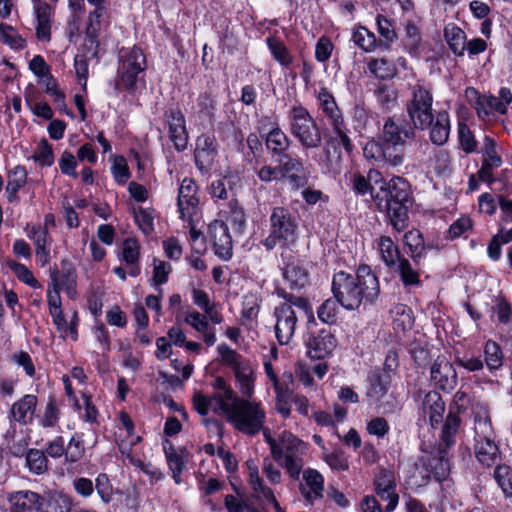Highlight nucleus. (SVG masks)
I'll use <instances>...</instances> for the list:
<instances>
[{"instance_id": "obj_1", "label": "nucleus", "mask_w": 512, "mask_h": 512, "mask_svg": "<svg viewBox=\"0 0 512 512\" xmlns=\"http://www.w3.org/2000/svg\"><path fill=\"white\" fill-rule=\"evenodd\" d=\"M332 292L340 305L353 311L372 304L380 294L379 281L368 265H360L355 275L340 271L333 276Z\"/></svg>"}, {"instance_id": "obj_2", "label": "nucleus", "mask_w": 512, "mask_h": 512, "mask_svg": "<svg viewBox=\"0 0 512 512\" xmlns=\"http://www.w3.org/2000/svg\"><path fill=\"white\" fill-rule=\"evenodd\" d=\"M221 412L237 431L250 436L263 429L266 419L265 410L259 402L243 398L224 404V410Z\"/></svg>"}, {"instance_id": "obj_3", "label": "nucleus", "mask_w": 512, "mask_h": 512, "mask_svg": "<svg viewBox=\"0 0 512 512\" xmlns=\"http://www.w3.org/2000/svg\"><path fill=\"white\" fill-rule=\"evenodd\" d=\"M269 235L261 241L267 251L273 250L276 246L289 249L298 240V224L288 209L274 207L269 217Z\"/></svg>"}, {"instance_id": "obj_4", "label": "nucleus", "mask_w": 512, "mask_h": 512, "mask_svg": "<svg viewBox=\"0 0 512 512\" xmlns=\"http://www.w3.org/2000/svg\"><path fill=\"white\" fill-rule=\"evenodd\" d=\"M306 444L291 432L283 431L277 438V446L271 453L273 459L283 468L293 480H299L304 466L303 455Z\"/></svg>"}, {"instance_id": "obj_5", "label": "nucleus", "mask_w": 512, "mask_h": 512, "mask_svg": "<svg viewBox=\"0 0 512 512\" xmlns=\"http://www.w3.org/2000/svg\"><path fill=\"white\" fill-rule=\"evenodd\" d=\"M289 131L304 149L318 148L322 143L320 129L309 111L294 105L288 112Z\"/></svg>"}, {"instance_id": "obj_6", "label": "nucleus", "mask_w": 512, "mask_h": 512, "mask_svg": "<svg viewBox=\"0 0 512 512\" xmlns=\"http://www.w3.org/2000/svg\"><path fill=\"white\" fill-rule=\"evenodd\" d=\"M217 351L220 361L234 372L240 392L244 396L250 397L254 392L255 381V372L251 362L225 343L218 345Z\"/></svg>"}, {"instance_id": "obj_7", "label": "nucleus", "mask_w": 512, "mask_h": 512, "mask_svg": "<svg viewBox=\"0 0 512 512\" xmlns=\"http://www.w3.org/2000/svg\"><path fill=\"white\" fill-rule=\"evenodd\" d=\"M433 96L427 87L417 83L410 86V98L406 103V111L414 129L425 130L432 123Z\"/></svg>"}, {"instance_id": "obj_8", "label": "nucleus", "mask_w": 512, "mask_h": 512, "mask_svg": "<svg viewBox=\"0 0 512 512\" xmlns=\"http://www.w3.org/2000/svg\"><path fill=\"white\" fill-rule=\"evenodd\" d=\"M146 69V58L142 50L137 47L123 49L120 52L118 67L119 81L116 88L122 85L128 91H134L140 80V75Z\"/></svg>"}, {"instance_id": "obj_9", "label": "nucleus", "mask_w": 512, "mask_h": 512, "mask_svg": "<svg viewBox=\"0 0 512 512\" xmlns=\"http://www.w3.org/2000/svg\"><path fill=\"white\" fill-rule=\"evenodd\" d=\"M293 305L304 307L306 300L301 297H295L294 301L282 303L274 310L275 336L280 345H288L296 331L298 318Z\"/></svg>"}, {"instance_id": "obj_10", "label": "nucleus", "mask_w": 512, "mask_h": 512, "mask_svg": "<svg viewBox=\"0 0 512 512\" xmlns=\"http://www.w3.org/2000/svg\"><path fill=\"white\" fill-rule=\"evenodd\" d=\"M198 187L194 180L184 178L181 182L177 198V206L180 216L185 221H190L196 215L199 206L197 195Z\"/></svg>"}, {"instance_id": "obj_11", "label": "nucleus", "mask_w": 512, "mask_h": 512, "mask_svg": "<svg viewBox=\"0 0 512 512\" xmlns=\"http://www.w3.org/2000/svg\"><path fill=\"white\" fill-rule=\"evenodd\" d=\"M218 156L217 143L213 135L197 137L194 150L195 164L202 173L209 172Z\"/></svg>"}, {"instance_id": "obj_12", "label": "nucleus", "mask_w": 512, "mask_h": 512, "mask_svg": "<svg viewBox=\"0 0 512 512\" xmlns=\"http://www.w3.org/2000/svg\"><path fill=\"white\" fill-rule=\"evenodd\" d=\"M215 254L224 261L232 257L233 243L228 225L223 220H214L208 227Z\"/></svg>"}, {"instance_id": "obj_13", "label": "nucleus", "mask_w": 512, "mask_h": 512, "mask_svg": "<svg viewBox=\"0 0 512 512\" xmlns=\"http://www.w3.org/2000/svg\"><path fill=\"white\" fill-rule=\"evenodd\" d=\"M430 378L435 386L450 392L457 385V373L453 365L443 356H438L430 368Z\"/></svg>"}, {"instance_id": "obj_14", "label": "nucleus", "mask_w": 512, "mask_h": 512, "mask_svg": "<svg viewBox=\"0 0 512 512\" xmlns=\"http://www.w3.org/2000/svg\"><path fill=\"white\" fill-rule=\"evenodd\" d=\"M374 486L375 492L381 500L388 501L385 511L392 512L399 501L394 475L390 471L382 469L375 477Z\"/></svg>"}, {"instance_id": "obj_15", "label": "nucleus", "mask_w": 512, "mask_h": 512, "mask_svg": "<svg viewBox=\"0 0 512 512\" xmlns=\"http://www.w3.org/2000/svg\"><path fill=\"white\" fill-rule=\"evenodd\" d=\"M382 196L376 195L375 199L382 202H409L411 196L410 184L402 177L395 176L387 183L380 186Z\"/></svg>"}, {"instance_id": "obj_16", "label": "nucleus", "mask_w": 512, "mask_h": 512, "mask_svg": "<svg viewBox=\"0 0 512 512\" xmlns=\"http://www.w3.org/2000/svg\"><path fill=\"white\" fill-rule=\"evenodd\" d=\"M415 129L408 124L397 123L394 119L388 118L383 125L379 140L386 144L406 145L407 139H413Z\"/></svg>"}, {"instance_id": "obj_17", "label": "nucleus", "mask_w": 512, "mask_h": 512, "mask_svg": "<svg viewBox=\"0 0 512 512\" xmlns=\"http://www.w3.org/2000/svg\"><path fill=\"white\" fill-rule=\"evenodd\" d=\"M303 480L304 483L300 484L299 489L307 502L314 503L323 497L324 477L318 470L313 468L304 470Z\"/></svg>"}, {"instance_id": "obj_18", "label": "nucleus", "mask_w": 512, "mask_h": 512, "mask_svg": "<svg viewBox=\"0 0 512 512\" xmlns=\"http://www.w3.org/2000/svg\"><path fill=\"white\" fill-rule=\"evenodd\" d=\"M34 14L36 17V37L41 42H49L51 40V27L54 15L53 7L43 1H35Z\"/></svg>"}, {"instance_id": "obj_19", "label": "nucleus", "mask_w": 512, "mask_h": 512, "mask_svg": "<svg viewBox=\"0 0 512 512\" xmlns=\"http://www.w3.org/2000/svg\"><path fill=\"white\" fill-rule=\"evenodd\" d=\"M337 347V340L330 331L322 329L308 342V355L312 359H324Z\"/></svg>"}, {"instance_id": "obj_20", "label": "nucleus", "mask_w": 512, "mask_h": 512, "mask_svg": "<svg viewBox=\"0 0 512 512\" xmlns=\"http://www.w3.org/2000/svg\"><path fill=\"white\" fill-rule=\"evenodd\" d=\"M27 236L35 245L36 258L40 265L45 266L50 259L51 237L46 227L40 225L27 226Z\"/></svg>"}, {"instance_id": "obj_21", "label": "nucleus", "mask_w": 512, "mask_h": 512, "mask_svg": "<svg viewBox=\"0 0 512 512\" xmlns=\"http://www.w3.org/2000/svg\"><path fill=\"white\" fill-rule=\"evenodd\" d=\"M379 208L386 211L389 223L396 232H402L408 226V202H378Z\"/></svg>"}, {"instance_id": "obj_22", "label": "nucleus", "mask_w": 512, "mask_h": 512, "mask_svg": "<svg viewBox=\"0 0 512 512\" xmlns=\"http://www.w3.org/2000/svg\"><path fill=\"white\" fill-rule=\"evenodd\" d=\"M10 512H40V495L29 490L17 491L10 495Z\"/></svg>"}, {"instance_id": "obj_23", "label": "nucleus", "mask_w": 512, "mask_h": 512, "mask_svg": "<svg viewBox=\"0 0 512 512\" xmlns=\"http://www.w3.org/2000/svg\"><path fill=\"white\" fill-rule=\"evenodd\" d=\"M249 472V484L257 497H263L267 502L271 503L276 512H284L277 502L273 491L263 484L259 475V469L253 461L247 462Z\"/></svg>"}, {"instance_id": "obj_24", "label": "nucleus", "mask_w": 512, "mask_h": 512, "mask_svg": "<svg viewBox=\"0 0 512 512\" xmlns=\"http://www.w3.org/2000/svg\"><path fill=\"white\" fill-rule=\"evenodd\" d=\"M467 97H474L476 99L475 109L478 114L489 115L493 112H498L500 114H505L507 112V108L505 107V103H502V100L499 97L494 95H483L480 96L476 89L468 88L466 90Z\"/></svg>"}, {"instance_id": "obj_25", "label": "nucleus", "mask_w": 512, "mask_h": 512, "mask_svg": "<svg viewBox=\"0 0 512 512\" xmlns=\"http://www.w3.org/2000/svg\"><path fill=\"white\" fill-rule=\"evenodd\" d=\"M184 322L191 326L195 331L199 332L203 336V340L207 346L215 344L216 331L215 328L211 327L208 323L207 315L198 311H192L186 314Z\"/></svg>"}, {"instance_id": "obj_26", "label": "nucleus", "mask_w": 512, "mask_h": 512, "mask_svg": "<svg viewBox=\"0 0 512 512\" xmlns=\"http://www.w3.org/2000/svg\"><path fill=\"white\" fill-rule=\"evenodd\" d=\"M72 499L61 491H53L40 496V512H70Z\"/></svg>"}, {"instance_id": "obj_27", "label": "nucleus", "mask_w": 512, "mask_h": 512, "mask_svg": "<svg viewBox=\"0 0 512 512\" xmlns=\"http://www.w3.org/2000/svg\"><path fill=\"white\" fill-rule=\"evenodd\" d=\"M37 406V397L32 394L24 395L11 408L13 419L21 424L31 423Z\"/></svg>"}, {"instance_id": "obj_28", "label": "nucleus", "mask_w": 512, "mask_h": 512, "mask_svg": "<svg viewBox=\"0 0 512 512\" xmlns=\"http://www.w3.org/2000/svg\"><path fill=\"white\" fill-rule=\"evenodd\" d=\"M430 140L433 144L443 145L447 142L450 133V118L446 111H440L432 116Z\"/></svg>"}, {"instance_id": "obj_29", "label": "nucleus", "mask_w": 512, "mask_h": 512, "mask_svg": "<svg viewBox=\"0 0 512 512\" xmlns=\"http://www.w3.org/2000/svg\"><path fill=\"white\" fill-rule=\"evenodd\" d=\"M376 243L380 259L389 269L395 268L397 263L404 258L400 254L399 247L394 243L391 237L385 235L380 236L376 240Z\"/></svg>"}, {"instance_id": "obj_30", "label": "nucleus", "mask_w": 512, "mask_h": 512, "mask_svg": "<svg viewBox=\"0 0 512 512\" xmlns=\"http://www.w3.org/2000/svg\"><path fill=\"white\" fill-rule=\"evenodd\" d=\"M474 450L478 461L487 467L495 464L499 457V448L495 443V437L475 440Z\"/></svg>"}, {"instance_id": "obj_31", "label": "nucleus", "mask_w": 512, "mask_h": 512, "mask_svg": "<svg viewBox=\"0 0 512 512\" xmlns=\"http://www.w3.org/2000/svg\"><path fill=\"white\" fill-rule=\"evenodd\" d=\"M404 244L409 249L412 262L418 266L425 255L426 245L423 235L418 230H410L404 235Z\"/></svg>"}, {"instance_id": "obj_32", "label": "nucleus", "mask_w": 512, "mask_h": 512, "mask_svg": "<svg viewBox=\"0 0 512 512\" xmlns=\"http://www.w3.org/2000/svg\"><path fill=\"white\" fill-rule=\"evenodd\" d=\"M164 449L169 469L172 472V477L176 484H180L182 482L181 474L186 468V463L188 461V454L185 450L181 449L177 451L173 447H165Z\"/></svg>"}, {"instance_id": "obj_33", "label": "nucleus", "mask_w": 512, "mask_h": 512, "mask_svg": "<svg viewBox=\"0 0 512 512\" xmlns=\"http://www.w3.org/2000/svg\"><path fill=\"white\" fill-rule=\"evenodd\" d=\"M284 279L289 283L291 289L300 290L309 282L308 272L299 263L290 262L283 270Z\"/></svg>"}, {"instance_id": "obj_34", "label": "nucleus", "mask_w": 512, "mask_h": 512, "mask_svg": "<svg viewBox=\"0 0 512 512\" xmlns=\"http://www.w3.org/2000/svg\"><path fill=\"white\" fill-rule=\"evenodd\" d=\"M444 37L451 51L455 55H464L466 50V34L461 28L453 23L446 25L444 29Z\"/></svg>"}, {"instance_id": "obj_35", "label": "nucleus", "mask_w": 512, "mask_h": 512, "mask_svg": "<svg viewBox=\"0 0 512 512\" xmlns=\"http://www.w3.org/2000/svg\"><path fill=\"white\" fill-rule=\"evenodd\" d=\"M423 409L424 412L429 415V420L432 426H434L440 422L445 406L441 396L437 392H429L425 395L423 400Z\"/></svg>"}, {"instance_id": "obj_36", "label": "nucleus", "mask_w": 512, "mask_h": 512, "mask_svg": "<svg viewBox=\"0 0 512 512\" xmlns=\"http://www.w3.org/2000/svg\"><path fill=\"white\" fill-rule=\"evenodd\" d=\"M367 396L375 401L382 399L388 392L390 380L387 375L374 371L369 375Z\"/></svg>"}, {"instance_id": "obj_37", "label": "nucleus", "mask_w": 512, "mask_h": 512, "mask_svg": "<svg viewBox=\"0 0 512 512\" xmlns=\"http://www.w3.org/2000/svg\"><path fill=\"white\" fill-rule=\"evenodd\" d=\"M367 67L372 75L382 80L391 79L396 74L395 65L385 58H369Z\"/></svg>"}, {"instance_id": "obj_38", "label": "nucleus", "mask_w": 512, "mask_h": 512, "mask_svg": "<svg viewBox=\"0 0 512 512\" xmlns=\"http://www.w3.org/2000/svg\"><path fill=\"white\" fill-rule=\"evenodd\" d=\"M318 100L321 109L329 119L330 125L343 119L334 97L325 88L320 90Z\"/></svg>"}, {"instance_id": "obj_39", "label": "nucleus", "mask_w": 512, "mask_h": 512, "mask_svg": "<svg viewBox=\"0 0 512 512\" xmlns=\"http://www.w3.org/2000/svg\"><path fill=\"white\" fill-rule=\"evenodd\" d=\"M26 182L27 171L25 167L18 165L9 171L6 186L9 201H12V198L16 196L17 192L26 184Z\"/></svg>"}, {"instance_id": "obj_40", "label": "nucleus", "mask_w": 512, "mask_h": 512, "mask_svg": "<svg viewBox=\"0 0 512 512\" xmlns=\"http://www.w3.org/2000/svg\"><path fill=\"white\" fill-rule=\"evenodd\" d=\"M352 40L364 52H373L379 47V42L373 32L364 26L357 27L352 33Z\"/></svg>"}, {"instance_id": "obj_41", "label": "nucleus", "mask_w": 512, "mask_h": 512, "mask_svg": "<svg viewBox=\"0 0 512 512\" xmlns=\"http://www.w3.org/2000/svg\"><path fill=\"white\" fill-rule=\"evenodd\" d=\"M474 433V440L495 437L490 417L484 408L475 413Z\"/></svg>"}, {"instance_id": "obj_42", "label": "nucleus", "mask_w": 512, "mask_h": 512, "mask_svg": "<svg viewBox=\"0 0 512 512\" xmlns=\"http://www.w3.org/2000/svg\"><path fill=\"white\" fill-rule=\"evenodd\" d=\"M266 145L272 154L282 155L289 148L290 140L279 127H275L267 134Z\"/></svg>"}, {"instance_id": "obj_43", "label": "nucleus", "mask_w": 512, "mask_h": 512, "mask_svg": "<svg viewBox=\"0 0 512 512\" xmlns=\"http://www.w3.org/2000/svg\"><path fill=\"white\" fill-rule=\"evenodd\" d=\"M212 386L217 392L213 395L219 410H224V404H229V402H234V399H237L235 392L231 388L230 385L227 384L224 378L217 377Z\"/></svg>"}, {"instance_id": "obj_44", "label": "nucleus", "mask_w": 512, "mask_h": 512, "mask_svg": "<svg viewBox=\"0 0 512 512\" xmlns=\"http://www.w3.org/2000/svg\"><path fill=\"white\" fill-rule=\"evenodd\" d=\"M405 145L382 143V162L391 167L403 164Z\"/></svg>"}, {"instance_id": "obj_45", "label": "nucleus", "mask_w": 512, "mask_h": 512, "mask_svg": "<svg viewBox=\"0 0 512 512\" xmlns=\"http://www.w3.org/2000/svg\"><path fill=\"white\" fill-rule=\"evenodd\" d=\"M434 478L441 482L447 478L450 473V464L447 450L440 449L438 455L433 457L429 463Z\"/></svg>"}, {"instance_id": "obj_46", "label": "nucleus", "mask_w": 512, "mask_h": 512, "mask_svg": "<svg viewBox=\"0 0 512 512\" xmlns=\"http://www.w3.org/2000/svg\"><path fill=\"white\" fill-rule=\"evenodd\" d=\"M0 41L13 50H22L26 47V40L18 31L7 24H0Z\"/></svg>"}, {"instance_id": "obj_47", "label": "nucleus", "mask_w": 512, "mask_h": 512, "mask_svg": "<svg viewBox=\"0 0 512 512\" xmlns=\"http://www.w3.org/2000/svg\"><path fill=\"white\" fill-rule=\"evenodd\" d=\"M340 302L338 299L328 298L317 309V316L322 323L332 325L336 323L339 314Z\"/></svg>"}, {"instance_id": "obj_48", "label": "nucleus", "mask_w": 512, "mask_h": 512, "mask_svg": "<svg viewBox=\"0 0 512 512\" xmlns=\"http://www.w3.org/2000/svg\"><path fill=\"white\" fill-rule=\"evenodd\" d=\"M26 465L30 472L41 475L48 470L46 454L38 449H29L26 454Z\"/></svg>"}, {"instance_id": "obj_49", "label": "nucleus", "mask_w": 512, "mask_h": 512, "mask_svg": "<svg viewBox=\"0 0 512 512\" xmlns=\"http://www.w3.org/2000/svg\"><path fill=\"white\" fill-rule=\"evenodd\" d=\"M376 23L378 32L381 36V38L378 40L379 48L387 50L396 39V33L392 27L391 22L384 16L378 15L376 17Z\"/></svg>"}, {"instance_id": "obj_50", "label": "nucleus", "mask_w": 512, "mask_h": 512, "mask_svg": "<svg viewBox=\"0 0 512 512\" xmlns=\"http://www.w3.org/2000/svg\"><path fill=\"white\" fill-rule=\"evenodd\" d=\"M399 273V277L404 286H419L420 275L419 272L413 268L412 264L405 257L397 263L396 267Z\"/></svg>"}, {"instance_id": "obj_51", "label": "nucleus", "mask_w": 512, "mask_h": 512, "mask_svg": "<svg viewBox=\"0 0 512 512\" xmlns=\"http://www.w3.org/2000/svg\"><path fill=\"white\" fill-rule=\"evenodd\" d=\"M459 426L460 418L456 414L449 412L441 432V441L445 445V449L454 445L455 435Z\"/></svg>"}, {"instance_id": "obj_52", "label": "nucleus", "mask_w": 512, "mask_h": 512, "mask_svg": "<svg viewBox=\"0 0 512 512\" xmlns=\"http://www.w3.org/2000/svg\"><path fill=\"white\" fill-rule=\"evenodd\" d=\"M38 83L45 88V93L53 98L54 103L59 109H65V96L64 93L58 89L57 83L51 73L40 78Z\"/></svg>"}, {"instance_id": "obj_53", "label": "nucleus", "mask_w": 512, "mask_h": 512, "mask_svg": "<svg viewBox=\"0 0 512 512\" xmlns=\"http://www.w3.org/2000/svg\"><path fill=\"white\" fill-rule=\"evenodd\" d=\"M377 103L383 110L389 111L397 104V91L388 85H380L375 90Z\"/></svg>"}, {"instance_id": "obj_54", "label": "nucleus", "mask_w": 512, "mask_h": 512, "mask_svg": "<svg viewBox=\"0 0 512 512\" xmlns=\"http://www.w3.org/2000/svg\"><path fill=\"white\" fill-rule=\"evenodd\" d=\"M485 363L488 369H498L503 364L501 347L494 341H487L484 348Z\"/></svg>"}, {"instance_id": "obj_55", "label": "nucleus", "mask_w": 512, "mask_h": 512, "mask_svg": "<svg viewBox=\"0 0 512 512\" xmlns=\"http://www.w3.org/2000/svg\"><path fill=\"white\" fill-rule=\"evenodd\" d=\"M260 311V300L256 294L248 293L243 297L242 319L244 321H253L257 318Z\"/></svg>"}, {"instance_id": "obj_56", "label": "nucleus", "mask_w": 512, "mask_h": 512, "mask_svg": "<svg viewBox=\"0 0 512 512\" xmlns=\"http://www.w3.org/2000/svg\"><path fill=\"white\" fill-rule=\"evenodd\" d=\"M494 478L505 496H512V469L507 465H498L494 471Z\"/></svg>"}, {"instance_id": "obj_57", "label": "nucleus", "mask_w": 512, "mask_h": 512, "mask_svg": "<svg viewBox=\"0 0 512 512\" xmlns=\"http://www.w3.org/2000/svg\"><path fill=\"white\" fill-rule=\"evenodd\" d=\"M279 170L281 171V177L289 175L291 173H302L304 168L302 161L298 158H294L289 154L283 153L280 155L278 160Z\"/></svg>"}, {"instance_id": "obj_58", "label": "nucleus", "mask_w": 512, "mask_h": 512, "mask_svg": "<svg viewBox=\"0 0 512 512\" xmlns=\"http://www.w3.org/2000/svg\"><path fill=\"white\" fill-rule=\"evenodd\" d=\"M85 448L79 436H73L65 448V461L68 463L78 462L84 455Z\"/></svg>"}, {"instance_id": "obj_59", "label": "nucleus", "mask_w": 512, "mask_h": 512, "mask_svg": "<svg viewBox=\"0 0 512 512\" xmlns=\"http://www.w3.org/2000/svg\"><path fill=\"white\" fill-rule=\"evenodd\" d=\"M268 47L273 57L283 66H288L292 62V57L285 45L275 38L267 39Z\"/></svg>"}, {"instance_id": "obj_60", "label": "nucleus", "mask_w": 512, "mask_h": 512, "mask_svg": "<svg viewBox=\"0 0 512 512\" xmlns=\"http://www.w3.org/2000/svg\"><path fill=\"white\" fill-rule=\"evenodd\" d=\"M227 214L226 221L232 225L236 232L241 233L246 223L244 210L237 204V202H231L229 205V212H227Z\"/></svg>"}, {"instance_id": "obj_61", "label": "nucleus", "mask_w": 512, "mask_h": 512, "mask_svg": "<svg viewBox=\"0 0 512 512\" xmlns=\"http://www.w3.org/2000/svg\"><path fill=\"white\" fill-rule=\"evenodd\" d=\"M193 406L201 416H206L210 409H212L215 412L217 411V409H219L214 397H207L202 392L194 393Z\"/></svg>"}, {"instance_id": "obj_62", "label": "nucleus", "mask_w": 512, "mask_h": 512, "mask_svg": "<svg viewBox=\"0 0 512 512\" xmlns=\"http://www.w3.org/2000/svg\"><path fill=\"white\" fill-rule=\"evenodd\" d=\"M458 139L461 148L466 153H472L475 151L477 147L475 137L469 127L463 122H459L458 124Z\"/></svg>"}, {"instance_id": "obj_63", "label": "nucleus", "mask_w": 512, "mask_h": 512, "mask_svg": "<svg viewBox=\"0 0 512 512\" xmlns=\"http://www.w3.org/2000/svg\"><path fill=\"white\" fill-rule=\"evenodd\" d=\"M33 159L41 166H51L53 164V150L51 145L46 140L40 141L33 155Z\"/></svg>"}, {"instance_id": "obj_64", "label": "nucleus", "mask_w": 512, "mask_h": 512, "mask_svg": "<svg viewBox=\"0 0 512 512\" xmlns=\"http://www.w3.org/2000/svg\"><path fill=\"white\" fill-rule=\"evenodd\" d=\"M123 260L128 265H134L138 263L140 255V245L137 240L128 238L123 242L122 249Z\"/></svg>"}]
</instances>
